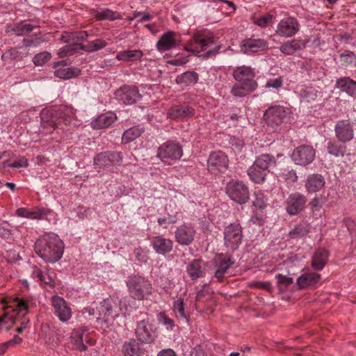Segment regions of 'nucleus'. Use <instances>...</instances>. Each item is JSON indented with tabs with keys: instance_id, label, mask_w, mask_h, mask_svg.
Returning <instances> with one entry per match:
<instances>
[{
	"instance_id": "69168bd1",
	"label": "nucleus",
	"mask_w": 356,
	"mask_h": 356,
	"mask_svg": "<svg viewBox=\"0 0 356 356\" xmlns=\"http://www.w3.org/2000/svg\"><path fill=\"white\" fill-rule=\"evenodd\" d=\"M283 83V79L282 77H278L276 79H269L266 83V88H279L282 87Z\"/></svg>"
},
{
	"instance_id": "c03bdc74",
	"label": "nucleus",
	"mask_w": 356,
	"mask_h": 356,
	"mask_svg": "<svg viewBox=\"0 0 356 356\" xmlns=\"http://www.w3.org/2000/svg\"><path fill=\"white\" fill-rule=\"evenodd\" d=\"M124 356H140V348L136 339H130L122 346Z\"/></svg>"
},
{
	"instance_id": "864d4df0",
	"label": "nucleus",
	"mask_w": 356,
	"mask_h": 356,
	"mask_svg": "<svg viewBox=\"0 0 356 356\" xmlns=\"http://www.w3.org/2000/svg\"><path fill=\"white\" fill-rule=\"evenodd\" d=\"M51 55L48 51H42L37 54L33 58V63L35 66H42L50 60Z\"/></svg>"
},
{
	"instance_id": "39448f33",
	"label": "nucleus",
	"mask_w": 356,
	"mask_h": 356,
	"mask_svg": "<svg viewBox=\"0 0 356 356\" xmlns=\"http://www.w3.org/2000/svg\"><path fill=\"white\" fill-rule=\"evenodd\" d=\"M224 245L232 251L236 250L243 241V228L236 220L226 226L223 232Z\"/></svg>"
},
{
	"instance_id": "7ed1b4c3",
	"label": "nucleus",
	"mask_w": 356,
	"mask_h": 356,
	"mask_svg": "<svg viewBox=\"0 0 356 356\" xmlns=\"http://www.w3.org/2000/svg\"><path fill=\"white\" fill-rule=\"evenodd\" d=\"M125 283L129 297L134 300H147L153 293V286L151 281L138 274L129 275Z\"/></svg>"
},
{
	"instance_id": "f8f14e48",
	"label": "nucleus",
	"mask_w": 356,
	"mask_h": 356,
	"mask_svg": "<svg viewBox=\"0 0 356 356\" xmlns=\"http://www.w3.org/2000/svg\"><path fill=\"white\" fill-rule=\"evenodd\" d=\"M316 150L310 145H302L296 147L292 154L293 161L300 165H307L315 159Z\"/></svg>"
},
{
	"instance_id": "a18cd8bd",
	"label": "nucleus",
	"mask_w": 356,
	"mask_h": 356,
	"mask_svg": "<svg viewBox=\"0 0 356 356\" xmlns=\"http://www.w3.org/2000/svg\"><path fill=\"white\" fill-rule=\"evenodd\" d=\"M327 152L336 157H343L346 152V146L337 141H329L327 145Z\"/></svg>"
},
{
	"instance_id": "4d7b16f0",
	"label": "nucleus",
	"mask_w": 356,
	"mask_h": 356,
	"mask_svg": "<svg viewBox=\"0 0 356 356\" xmlns=\"http://www.w3.org/2000/svg\"><path fill=\"white\" fill-rule=\"evenodd\" d=\"M88 37V34L86 31L73 32V46L79 49V44L76 42L86 40Z\"/></svg>"
},
{
	"instance_id": "9b49d317",
	"label": "nucleus",
	"mask_w": 356,
	"mask_h": 356,
	"mask_svg": "<svg viewBox=\"0 0 356 356\" xmlns=\"http://www.w3.org/2000/svg\"><path fill=\"white\" fill-rule=\"evenodd\" d=\"M115 96L116 99L127 105L135 104L142 98L138 87L129 85H124L118 88Z\"/></svg>"
},
{
	"instance_id": "0eeeda50",
	"label": "nucleus",
	"mask_w": 356,
	"mask_h": 356,
	"mask_svg": "<svg viewBox=\"0 0 356 356\" xmlns=\"http://www.w3.org/2000/svg\"><path fill=\"white\" fill-rule=\"evenodd\" d=\"M225 192L232 200L239 204H245L249 200V189L242 181H229L225 186Z\"/></svg>"
},
{
	"instance_id": "b1692460",
	"label": "nucleus",
	"mask_w": 356,
	"mask_h": 356,
	"mask_svg": "<svg viewBox=\"0 0 356 356\" xmlns=\"http://www.w3.org/2000/svg\"><path fill=\"white\" fill-rule=\"evenodd\" d=\"M213 303V294L209 290V286L205 284L203 289L197 293L195 302L196 309L204 312L209 309Z\"/></svg>"
},
{
	"instance_id": "7c9ffc66",
	"label": "nucleus",
	"mask_w": 356,
	"mask_h": 356,
	"mask_svg": "<svg viewBox=\"0 0 356 356\" xmlns=\"http://www.w3.org/2000/svg\"><path fill=\"white\" fill-rule=\"evenodd\" d=\"M329 252L325 248H318L311 261V266L315 270H321L327 264Z\"/></svg>"
},
{
	"instance_id": "ddd939ff",
	"label": "nucleus",
	"mask_w": 356,
	"mask_h": 356,
	"mask_svg": "<svg viewBox=\"0 0 356 356\" xmlns=\"http://www.w3.org/2000/svg\"><path fill=\"white\" fill-rule=\"evenodd\" d=\"M122 159L123 156L121 152L106 151L97 154L93 159V163L100 168H108L114 165H119Z\"/></svg>"
},
{
	"instance_id": "ea45409f",
	"label": "nucleus",
	"mask_w": 356,
	"mask_h": 356,
	"mask_svg": "<svg viewBox=\"0 0 356 356\" xmlns=\"http://www.w3.org/2000/svg\"><path fill=\"white\" fill-rule=\"evenodd\" d=\"M35 26L29 23L22 21L7 27V32L16 35H23L31 32Z\"/></svg>"
},
{
	"instance_id": "6ab92c4d",
	"label": "nucleus",
	"mask_w": 356,
	"mask_h": 356,
	"mask_svg": "<svg viewBox=\"0 0 356 356\" xmlns=\"http://www.w3.org/2000/svg\"><path fill=\"white\" fill-rule=\"evenodd\" d=\"M334 131L339 142H349L354 138L353 123L349 120H339L335 124Z\"/></svg>"
},
{
	"instance_id": "bb28decb",
	"label": "nucleus",
	"mask_w": 356,
	"mask_h": 356,
	"mask_svg": "<svg viewBox=\"0 0 356 356\" xmlns=\"http://www.w3.org/2000/svg\"><path fill=\"white\" fill-rule=\"evenodd\" d=\"M29 54V49L25 44L10 48L6 51L1 56V60L4 62L13 60H22Z\"/></svg>"
},
{
	"instance_id": "423d86ee",
	"label": "nucleus",
	"mask_w": 356,
	"mask_h": 356,
	"mask_svg": "<svg viewBox=\"0 0 356 356\" xmlns=\"http://www.w3.org/2000/svg\"><path fill=\"white\" fill-rule=\"evenodd\" d=\"M215 43V36L213 33L207 30L196 31L193 33L190 40V45L195 44V48L186 46L184 49L193 53H200L206 51L209 45Z\"/></svg>"
},
{
	"instance_id": "338daca9",
	"label": "nucleus",
	"mask_w": 356,
	"mask_h": 356,
	"mask_svg": "<svg viewBox=\"0 0 356 356\" xmlns=\"http://www.w3.org/2000/svg\"><path fill=\"white\" fill-rule=\"evenodd\" d=\"M195 115V110L190 106H182L181 119L190 118Z\"/></svg>"
},
{
	"instance_id": "c9c22d12",
	"label": "nucleus",
	"mask_w": 356,
	"mask_h": 356,
	"mask_svg": "<svg viewBox=\"0 0 356 356\" xmlns=\"http://www.w3.org/2000/svg\"><path fill=\"white\" fill-rule=\"evenodd\" d=\"M254 163L258 166V168L269 173L270 170L276 166V159L270 154H264L257 157Z\"/></svg>"
},
{
	"instance_id": "13d9d810",
	"label": "nucleus",
	"mask_w": 356,
	"mask_h": 356,
	"mask_svg": "<svg viewBox=\"0 0 356 356\" xmlns=\"http://www.w3.org/2000/svg\"><path fill=\"white\" fill-rule=\"evenodd\" d=\"M158 321L159 323L168 326L169 328L172 329L174 327V321L170 318L165 312H160L158 314Z\"/></svg>"
},
{
	"instance_id": "393cba45",
	"label": "nucleus",
	"mask_w": 356,
	"mask_h": 356,
	"mask_svg": "<svg viewBox=\"0 0 356 356\" xmlns=\"http://www.w3.org/2000/svg\"><path fill=\"white\" fill-rule=\"evenodd\" d=\"M308 40L293 39L283 43L280 47V51L286 56L293 55L296 51L303 50L306 48Z\"/></svg>"
},
{
	"instance_id": "680f3d73",
	"label": "nucleus",
	"mask_w": 356,
	"mask_h": 356,
	"mask_svg": "<svg viewBox=\"0 0 356 356\" xmlns=\"http://www.w3.org/2000/svg\"><path fill=\"white\" fill-rule=\"evenodd\" d=\"M61 113H63L64 115L67 116V119L65 120L70 121L72 119L76 118L75 110L70 106H64L60 108Z\"/></svg>"
},
{
	"instance_id": "79ce46f5",
	"label": "nucleus",
	"mask_w": 356,
	"mask_h": 356,
	"mask_svg": "<svg viewBox=\"0 0 356 356\" xmlns=\"http://www.w3.org/2000/svg\"><path fill=\"white\" fill-rule=\"evenodd\" d=\"M85 330L82 328L73 330L71 334V339L75 348L79 351H85L87 350V346L83 343Z\"/></svg>"
},
{
	"instance_id": "052dcab7",
	"label": "nucleus",
	"mask_w": 356,
	"mask_h": 356,
	"mask_svg": "<svg viewBox=\"0 0 356 356\" xmlns=\"http://www.w3.org/2000/svg\"><path fill=\"white\" fill-rule=\"evenodd\" d=\"M76 49V47L74 46L73 47L71 45H65L59 49L58 51V56L59 58H65L66 56H71Z\"/></svg>"
},
{
	"instance_id": "412c9836",
	"label": "nucleus",
	"mask_w": 356,
	"mask_h": 356,
	"mask_svg": "<svg viewBox=\"0 0 356 356\" xmlns=\"http://www.w3.org/2000/svg\"><path fill=\"white\" fill-rule=\"evenodd\" d=\"M299 31V24L297 19L292 17L282 19L278 24L276 33L282 37L290 38Z\"/></svg>"
},
{
	"instance_id": "cd10ccee",
	"label": "nucleus",
	"mask_w": 356,
	"mask_h": 356,
	"mask_svg": "<svg viewBox=\"0 0 356 356\" xmlns=\"http://www.w3.org/2000/svg\"><path fill=\"white\" fill-rule=\"evenodd\" d=\"M51 211L46 208L35 207L31 209L27 208H19L16 210V214L22 218L33 220H41L49 214Z\"/></svg>"
},
{
	"instance_id": "f257e3e1",
	"label": "nucleus",
	"mask_w": 356,
	"mask_h": 356,
	"mask_svg": "<svg viewBox=\"0 0 356 356\" xmlns=\"http://www.w3.org/2000/svg\"><path fill=\"white\" fill-rule=\"evenodd\" d=\"M1 302L4 312L0 316V329L4 324L14 323L17 314L24 316L36 306L35 299L29 296H8L3 298Z\"/></svg>"
},
{
	"instance_id": "4468645a",
	"label": "nucleus",
	"mask_w": 356,
	"mask_h": 356,
	"mask_svg": "<svg viewBox=\"0 0 356 356\" xmlns=\"http://www.w3.org/2000/svg\"><path fill=\"white\" fill-rule=\"evenodd\" d=\"M118 304L115 300L111 298L104 299L97 311L99 313V317L97 318V321L107 323L109 319H115L117 314Z\"/></svg>"
},
{
	"instance_id": "4be33fe9",
	"label": "nucleus",
	"mask_w": 356,
	"mask_h": 356,
	"mask_svg": "<svg viewBox=\"0 0 356 356\" xmlns=\"http://www.w3.org/2000/svg\"><path fill=\"white\" fill-rule=\"evenodd\" d=\"M233 76L236 81L243 85L249 86V84L252 85L253 83L255 84V88L257 87V83L254 79L255 76L254 72L250 67L241 66L236 67L233 72Z\"/></svg>"
},
{
	"instance_id": "6e6d98bb",
	"label": "nucleus",
	"mask_w": 356,
	"mask_h": 356,
	"mask_svg": "<svg viewBox=\"0 0 356 356\" xmlns=\"http://www.w3.org/2000/svg\"><path fill=\"white\" fill-rule=\"evenodd\" d=\"M250 289H259L269 291L271 289V284L269 282L253 281L248 284Z\"/></svg>"
},
{
	"instance_id": "37998d69",
	"label": "nucleus",
	"mask_w": 356,
	"mask_h": 356,
	"mask_svg": "<svg viewBox=\"0 0 356 356\" xmlns=\"http://www.w3.org/2000/svg\"><path fill=\"white\" fill-rule=\"evenodd\" d=\"M145 131V129L140 125L134 126L126 131L122 134V143H129L139 136Z\"/></svg>"
},
{
	"instance_id": "e433bc0d",
	"label": "nucleus",
	"mask_w": 356,
	"mask_h": 356,
	"mask_svg": "<svg viewBox=\"0 0 356 356\" xmlns=\"http://www.w3.org/2000/svg\"><path fill=\"white\" fill-rule=\"evenodd\" d=\"M309 232V224L302 222L296 225L287 236L289 239L298 240L305 237Z\"/></svg>"
},
{
	"instance_id": "58836bf2",
	"label": "nucleus",
	"mask_w": 356,
	"mask_h": 356,
	"mask_svg": "<svg viewBox=\"0 0 356 356\" xmlns=\"http://www.w3.org/2000/svg\"><path fill=\"white\" fill-rule=\"evenodd\" d=\"M94 17L97 20L120 19L122 16L120 13L113 11L108 8H101L92 12Z\"/></svg>"
},
{
	"instance_id": "f03ea898",
	"label": "nucleus",
	"mask_w": 356,
	"mask_h": 356,
	"mask_svg": "<svg viewBox=\"0 0 356 356\" xmlns=\"http://www.w3.org/2000/svg\"><path fill=\"white\" fill-rule=\"evenodd\" d=\"M34 249L36 254L45 261L54 263L62 257L64 243L56 234L47 233L36 240Z\"/></svg>"
},
{
	"instance_id": "09e8293b",
	"label": "nucleus",
	"mask_w": 356,
	"mask_h": 356,
	"mask_svg": "<svg viewBox=\"0 0 356 356\" xmlns=\"http://www.w3.org/2000/svg\"><path fill=\"white\" fill-rule=\"evenodd\" d=\"M339 63L342 66L348 67L356 64V54L350 50H346L339 55Z\"/></svg>"
},
{
	"instance_id": "774afa93",
	"label": "nucleus",
	"mask_w": 356,
	"mask_h": 356,
	"mask_svg": "<svg viewBox=\"0 0 356 356\" xmlns=\"http://www.w3.org/2000/svg\"><path fill=\"white\" fill-rule=\"evenodd\" d=\"M285 181L289 184H292L298 181V175L295 170H290L286 175L284 177Z\"/></svg>"
},
{
	"instance_id": "f704fd0d",
	"label": "nucleus",
	"mask_w": 356,
	"mask_h": 356,
	"mask_svg": "<svg viewBox=\"0 0 356 356\" xmlns=\"http://www.w3.org/2000/svg\"><path fill=\"white\" fill-rule=\"evenodd\" d=\"M199 80V74L194 71H186L176 77L175 81L181 87L195 85Z\"/></svg>"
},
{
	"instance_id": "6e6552de",
	"label": "nucleus",
	"mask_w": 356,
	"mask_h": 356,
	"mask_svg": "<svg viewBox=\"0 0 356 356\" xmlns=\"http://www.w3.org/2000/svg\"><path fill=\"white\" fill-rule=\"evenodd\" d=\"M234 264L235 261L231 254L223 253L216 254L213 259L215 268L213 278L218 282H223L226 278V273Z\"/></svg>"
},
{
	"instance_id": "3c124183",
	"label": "nucleus",
	"mask_w": 356,
	"mask_h": 356,
	"mask_svg": "<svg viewBox=\"0 0 356 356\" xmlns=\"http://www.w3.org/2000/svg\"><path fill=\"white\" fill-rule=\"evenodd\" d=\"M173 310L177 318L183 320H188V316L185 313L184 302L183 298H179L174 302Z\"/></svg>"
},
{
	"instance_id": "e2e57ef3",
	"label": "nucleus",
	"mask_w": 356,
	"mask_h": 356,
	"mask_svg": "<svg viewBox=\"0 0 356 356\" xmlns=\"http://www.w3.org/2000/svg\"><path fill=\"white\" fill-rule=\"evenodd\" d=\"M276 279L277 280L278 284H282L286 287L290 286L293 282L292 277L283 275L282 274H277Z\"/></svg>"
},
{
	"instance_id": "4c0bfd02",
	"label": "nucleus",
	"mask_w": 356,
	"mask_h": 356,
	"mask_svg": "<svg viewBox=\"0 0 356 356\" xmlns=\"http://www.w3.org/2000/svg\"><path fill=\"white\" fill-rule=\"evenodd\" d=\"M143 55V52L140 49L124 50L117 54L116 59L124 62H133L140 60Z\"/></svg>"
},
{
	"instance_id": "aec40b11",
	"label": "nucleus",
	"mask_w": 356,
	"mask_h": 356,
	"mask_svg": "<svg viewBox=\"0 0 356 356\" xmlns=\"http://www.w3.org/2000/svg\"><path fill=\"white\" fill-rule=\"evenodd\" d=\"M268 49V42L263 38H250L243 40L241 50L246 54L264 51Z\"/></svg>"
},
{
	"instance_id": "5701e85b",
	"label": "nucleus",
	"mask_w": 356,
	"mask_h": 356,
	"mask_svg": "<svg viewBox=\"0 0 356 356\" xmlns=\"http://www.w3.org/2000/svg\"><path fill=\"white\" fill-rule=\"evenodd\" d=\"M321 279V274L307 272L298 277L296 284L299 289H315Z\"/></svg>"
},
{
	"instance_id": "9d476101",
	"label": "nucleus",
	"mask_w": 356,
	"mask_h": 356,
	"mask_svg": "<svg viewBox=\"0 0 356 356\" xmlns=\"http://www.w3.org/2000/svg\"><path fill=\"white\" fill-rule=\"evenodd\" d=\"M135 334L137 341L142 343H152L156 337V332L148 318L137 323Z\"/></svg>"
},
{
	"instance_id": "2f4dec72",
	"label": "nucleus",
	"mask_w": 356,
	"mask_h": 356,
	"mask_svg": "<svg viewBox=\"0 0 356 356\" xmlns=\"http://www.w3.org/2000/svg\"><path fill=\"white\" fill-rule=\"evenodd\" d=\"M117 119L115 113L109 112L99 115L92 122L94 129H101L111 126Z\"/></svg>"
},
{
	"instance_id": "a211bd4d",
	"label": "nucleus",
	"mask_w": 356,
	"mask_h": 356,
	"mask_svg": "<svg viewBox=\"0 0 356 356\" xmlns=\"http://www.w3.org/2000/svg\"><path fill=\"white\" fill-rule=\"evenodd\" d=\"M51 305L54 310V314L60 321L65 323L72 318V309L64 298L58 296H54L51 298Z\"/></svg>"
},
{
	"instance_id": "8fccbe9b",
	"label": "nucleus",
	"mask_w": 356,
	"mask_h": 356,
	"mask_svg": "<svg viewBox=\"0 0 356 356\" xmlns=\"http://www.w3.org/2000/svg\"><path fill=\"white\" fill-rule=\"evenodd\" d=\"M79 70L76 68L67 67L59 68L54 71V75L60 79H70L76 75H78Z\"/></svg>"
},
{
	"instance_id": "a19ab883",
	"label": "nucleus",
	"mask_w": 356,
	"mask_h": 356,
	"mask_svg": "<svg viewBox=\"0 0 356 356\" xmlns=\"http://www.w3.org/2000/svg\"><path fill=\"white\" fill-rule=\"evenodd\" d=\"M268 174L264 170L258 168V166L254 163L248 170V175L250 179L256 184L263 183Z\"/></svg>"
},
{
	"instance_id": "5fc2aeb1",
	"label": "nucleus",
	"mask_w": 356,
	"mask_h": 356,
	"mask_svg": "<svg viewBox=\"0 0 356 356\" xmlns=\"http://www.w3.org/2000/svg\"><path fill=\"white\" fill-rule=\"evenodd\" d=\"M181 105H175L172 106L167 113V116L171 119H181Z\"/></svg>"
},
{
	"instance_id": "49530a36",
	"label": "nucleus",
	"mask_w": 356,
	"mask_h": 356,
	"mask_svg": "<svg viewBox=\"0 0 356 356\" xmlns=\"http://www.w3.org/2000/svg\"><path fill=\"white\" fill-rule=\"evenodd\" d=\"M79 49L87 52H92L100 50L107 45V42L103 39H96L88 42L86 44H79Z\"/></svg>"
},
{
	"instance_id": "2eb2a0df",
	"label": "nucleus",
	"mask_w": 356,
	"mask_h": 356,
	"mask_svg": "<svg viewBox=\"0 0 356 356\" xmlns=\"http://www.w3.org/2000/svg\"><path fill=\"white\" fill-rule=\"evenodd\" d=\"M286 115V111L283 106H273L265 111L264 119L268 127L276 128L284 122Z\"/></svg>"
},
{
	"instance_id": "603ef678",
	"label": "nucleus",
	"mask_w": 356,
	"mask_h": 356,
	"mask_svg": "<svg viewBox=\"0 0 356 356\" xmlns=\"http://www.w3.org/2000/svg\"><path fill=\"white\" fill-rule=\"evenodd\" d=\"M35 277L41 282L50 287H54L56 282L47 273H43L40 269H37L33 273Z\"/></svg>"
},
{
	"instance_id": "72a5a7b5",
	"label": "nucleus",
	"mask_w": 356,
	"mask_h": 356,
	"mask_svg": "<svg viewBox=\"0 0 356 356\" xmlns=\"http://www.w3.org/2000/svg\"><path fill=\"white\" fill-rule=\"evenodd\" d=\"M203 261L201 259H196L191 261L186 267V271L188 276L193 280H197L204 276L205 272L202 264Z\"/></svg>"
},
{
	"instance_id": "dca6fc26",
	"label": "nucleus",
	"mask_w": 356,
	"mask_h": 356,
	"mask_svg": "<svg viewBox=\"0 0 356 356\" xmlns=\"http://www.w3.org/2000/svg\"><path fill=\"white\" fill-rule=\"evenodd\" d=\"M307 203V197L299 192L289 195L286 202V211L290 216H296L301 213Z\"/></svg>"
},
{
	"instance_id": "bf43d9fd",
	"label": "nucleus",
	"mask_w": 356,
	"mask_h": 356,
	"mask_svg": "<svg viewBox=\"0 0 356 356\" xmlns=\"http://www.w3.org/2000/svg\"><path fill=\"white\" fill-rule=\"evenodd\" d=\"M309 208L312 213L319 211L322 207L321 198L318 196L314 197L308 204Z\"/></svg>"
},
{
	"instance_id": "473e14b6",
	"label": "nucleus",
	"mask_w": 356,
	"mask_h": 356,
	"mask_svg": "<svg viewBox=\"0 0 356 356\" xmlns=\"http://www.w3.org/2000/svg\"><path fill=\"white\" fill-rule=\"evenodd\" d=\"M336 87L352 97H356V81L344 76L337 80Z\"/></svg>"
},
{
	"instance_id": "f3484780",
	"label": "nucleus",
	"mask_w": 356,
	"mask_h": 356,
	"mask_svg": "<svg viewBox=\"0 0 356 356\" xmlns=\"http://www.w3.org/2000/svg\"><path fill=\"white\" fill-rule=\"evenodd\" d=\"M195 234L194 226L184 224L177 227L175 232V239L178 244L188 246L194 241Z\"/></svg>"
},
{
	"instance_id": "de8ad7c7",
	"label": "nucleus",
	"mask_w": 356,
	"mask_h": 356,
	"mask_svg": "<svg viewBox=\"0 0 356 356\" xmlns=\"http://www.w3.org/2000/svg\"><path fill=\"white\" fill-rule=\"evenodd\" d=\"M255 84L234 86L231 90V93L235 97H245L256 90Z\"/></svg>"
},
{
	"instance_id": "20e7f679",
	"label": "nucleus",
	"mask_w": 356,
	"mask_h": 356,
	"mask_svg": "<svg viewBox=\"0 0 356 356\" xmlns=\"http://www.w3.org/2000/svg\"><path fill=\"white\" fill-rule=\"evenodd\" d=\"M183 156V149L180 143L174 140H168L161 144L156 153V156L167 165H172Z\"/></svg>"
},
{
	"instance_id": "a878e982",
	"label": "nucleus",
	"mask_w": 356,
	"mask_h": 356,
	"mask_svg": "<svg viewBox=\"0 0 356 356\" xmlns=\"http://www.w3.org/2000/svg\"><path fill=\"white\" fill-rule=\"evenodd\" d=\"M325 180L324 177L318 173L309 175L305 183V188L308 193H316L324 188Z\"/></svg>"
},
{
	"instance_id": "c85d7f7f",
	"label": "nucleus",
	"mask_w": 356,
	"mask_h": 356,
	"mask_svg": "<svg viewBox=\"0 0 356 356\" xmlns=\"http://www.w3.org/2000/svg\"><path fill=\"white\" fill-rule=\"evenodd\" d=\"M151 245L156 252L161 254L170 252L173 248L172 241L162 236H154L151 240Z\"/></svg>"
},
{
	"instance_id": "1a4fd4ad",
	"label": "nucleus",
	"mask_w": 356,
	"mask_h": 356,
	"mask_svg": "<svg viewBox=\"0 0 356 356\" xmlns=\"http://www.w3.org/2000/svg\"><path fill=\"white\" fill-rule=\"evenodd\" d=\"M229 159L222 151L212 152L207 159V170L213 175L224 173L228 168Z\"/></svg>"
},
{
	"instance_id": "0e129e2a",
	"label": "nucleus",
	"mask_w": 356,
	"mask_h": 356,
	"mask_svg": "<svg viewBox=\"0 0 356 356\" xmlns=\"http://www.w3.org/2000/svg\"><path fill=\"white\" fill-rule=\"evenodd\" d=\"M43 42H44V40L42 37H36L34 39H24L23 40L24 44H25L28 49L29 47H36Z\"/></svg>"
},
{
	"instance_id": "c756f323",
	"label": "nucleus",
	"mask_w": 356,
	"mask_h": 356,
	"mask_svg": "<svg viewBox=\"0 0 356 356\" xmlns=\"http://www.w3.org/2000/svg\"><path fill=\"white\" fill-rule=\"evenodd\" d=\"M175 33L168 31L164 33L156 42V48L159 51H166L176 47Z\"/></svg>"
}]
</instances>
